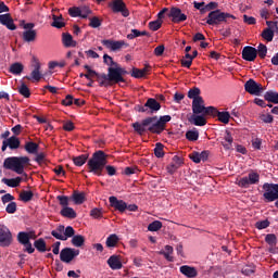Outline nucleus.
Wrapping results in <instances>:
<instances>
[{"instance_id":"4c0bfd02","label":"nucleus","mask_w":278,"mask_h":278,"mask_svg":"<svg viewBox=\"0 0 278 278\" xmlns=\"http://www.w3.org/2000/svg\"><path fill=\"white\" fill-rule=\"evenodd\" d=\"M34 247L37 249V251H39V253H45V251H47V242L42 238L37 239L34 242Z\"/></svg>"},{"instance_id":"7c9ffc66","label":"nucleus","mask_w":278,"mask_h":278,"mask_svg":"<svg viewBox=\"0 0 278 278\" xmlns=\"http://www.w3.org/2000/svg\"><path fill=\"white\" fill-rule=\"evenodd\" d=\"M64 225H59L56 229L51 231V236L55 238L56 240H62L63 242L66 241V237H64Z\"/></svg>"},{"instance_id":"f257e3e1","label":"nucleus","mask_w":278,"mask_h":278,"mask_svg":"<svg viewBox=\"0 0 278 278\" xmlns=\"http://www.w3.org/2000/svg\"><path fill=\"white\" fill-rule=\"evenodd\" d=\"M170 121H173L170 115H163L160 118L157 116L146 117L141 123H132V128L139 136H144L146 131L160 136L166 129V123H170Z\"/></svg>"},{"instance_id":"cd10ccee","label":"nucleus","mask_w":278,"mask_h":278,"mask_svg":"<svg viewBox=\"0 0 278 278\" xmlns=\"http://www.w3.org/2000/svg\"><path fill=\"white\" fill-rule=\"evenodd\" d=\"M108 264L112 270H121L123 268V263H121V260L116 255L110 256Z\"/></svg>"},{"instance_id":"bb28decb","label":"nucleus","mask_w":278,"mask_h":278,"mask_svg":"<svg viewBox=\"0 0 278 278\" xmlns=\"http://www.w3.org/2000/svg\"><path fill=\"white\" fill-rule=\"evenodd\" d=\"M62 42L63 47H65L66 49L71 47H77V41L73 40V35H71L70 33L62 34Z\"/></svg>"},{"instance_id":"bf43d9fd","label":"nucleus","mask_w":278,"mask_h":278,"mask_svg":"<svg viewBox=\"0 0 278 278\" xmlns=\"http://www.w3.org/2000/svg\"><path fill=\"white\" fill-rule=\"evenodd\" d=\"M255 227L256 229H268V227H270V222L268 219L256 222Z\"/></svg>"},{"instance_id":"864d4df0","label":"nucleus","mask_w":278,"mask_h":278,"mask_svg":"<svg viewBox=\"0 0 278 278\" xmlns=\"http://www.w3.org/2000/svg\"><path fill=\"white\" fill-rule=\"evenodd\" d=\"M265 242L269 244V247H275L277 244V236L275 233L266 235Z\"/></svg>"},{"instance_id":"5701e85b","label":"nucleus","mask_w":278,"mask_h":278,"mask_svg":"<svg viewBox=\"0 0 278 278\" xmlns=\"http://www.w3.org/2000/svg\"><path fill=\"white\" fill-rule=\"evenodd\" d=\"M97 81L101 87L110 86V81L115 84V79L110 77V67L108 68V74H98L97 76Z\"/></svg>"},{"instance_id":"393cba45","label":"nucleus","mask_w":278,"mask_h":278,"mask_svg":"<svg viewBox=\"0 0 278 278\" xmlns=\"http://www.w3.org/2000/svg\"><path fill=\"white\" fill-rule=\"evenodd\" d=\"M70 199L75 205H83V203H86V193L74 191Z\"/></svg>"},{"instance_id":"052dcab7","label":"nucleus","mask_w":278,"mask_h":278,"mask_svg":"<svg viewBox=\"0 0 278 278\" xmlns=\"http://www.w3.org/2000/svg\"><path fill=\"white\" fill-rule=\"evenodd\" d=\"M90 216H91L92 218H103V210L98 208V207L92 208V210L90 211Z\"/></svg>"},{"instance_id":"09e8293b","label":"nucleus","mask_w":278,"mask_h":278,"mask_svg":"<svg viewBox=\"0 0 278 278\" xmlns=\"http://www.w3.org/2000/svg\"><path fill=\"white\" fill-rule=\"evenodd\" d=\"M89 27H92V29H97L102 25V21L98 16L89 17Z\"/></svg>"},{"instance_id":"423d86ee","label":"nucleus","mask_w":278,"mask_h":278,"mask_svg":"<svg viewBox=\"0 0 278 278\" xmlns=\"http://www.w3.org/2000/svg\"><path fill=\"white\" fill-rule=\"evenodd\" d=\"M203 114L204 116H213V118H216L217 116L219 123H224V125H229V118H231V114H229V112H220L215 106H206Z\"/></svg>"},{"instance_id":"7ed1b4c3","label":"nucleus","mask_w":278,"mask_h":278,"mask_svg":"<svg viewBox=\"0 0 278 278\" xmlns=\"http://www.w3.org/2000/svg\"><path fill=\"white\" fill-rule=\"evenodd\" d=\"M28 156H9L3 162V168L7 170H13L17 175H23L25 173V167L29 166Z\"/></svg>"},{"instance_id":"0e129e2a","label":"nucleus","mask_w":278,"mask_h":278,"mask_svg":"<svg viewBox=\"0 0 278 278\" xmlns=\"http://www.w3.org/2000/svg\"><path fill=\"white\" fill-rule=\"evenodd\" d=\"M131 77H135V79H142V77H144V73L141 72L140 68L134 67L131 72Z\"/></svg>"},{"instance_id":"b1692460","label":"nucleus","mask_w":278,"mask_h":278,"mask_svg":"<svg viewBox=\"0 0 278 278\" xmlns=\"http://www.w3.org/2000/svg\"><path fill=\"white\" fill-rule=\"evenodd\" d=\"M33 66L34 70L30 73V76H25V79H34V81H40V79H42V74L40 73V62H36Z\"/></svg>"},{"instance_id":"dca6fc26","label":"nucleus","mask_w":278,"mask_h":278,"mask_svg":"<svg viewBox=\"0 0 278 278\" xmlns=\"http://www.w3.org/2000/svg\"><path fill=\"white\" fill-rule=\"evenodd\" d=\"M242 59L245 60V62H255L257 59V49L253 48L251 46H245L242 50Z\"/></svg>"},{"instance_id":"4468645a","label":"nucleus","mask_w":278,"mask_h":278,"mask_svg":"<svg viewBox=\"0 0 278 278\" xmlns=\"http://www.w3.org/2000/svg\"><path fill=\"white\" fill-rule=\"evenodd\" d=\"M12 244V232L10 228L0 226V247H10Z\"/></svg>"},{"instance_id":"5fc2aeb1","label":"nucleus","mask_w":278,"mask_h":278,"mask_svg":"<svg viewBox=\"0 0 278 278\" xmlns=\"http://www.w3.org/2000/svg\"><path fill=\"white\" fill-rule=\"evenodd\" d=\"M162 229V222L154 220L148 226V231H160Z\"/></svg>"},{"instance_id":"680f3d73","label":"nucleus","mask_w":278,"mask_h":278,"mask_svg":"<svg viewBox=\"0 0 278 278\" xmlns=\"http://www.w3.org/2000/svg\"><path fill=\"white\" fill-rule=\"evenodd\" d=\"M68 14L72 18L80 17L79 7H73L68 9Z\"/></svg>"},{"instance_id":"3c124183","label":"nucleus","mask_w":278,"mask_h":278,"mask_svg":"<svg viewBox=\"0 0 278 278\" xmlns=\"http://www.w3.org/2000/svg\"><path fill=\"white\" fill-rule=\"evenodd\" d=\"M155 157H164V144L157 142L154 148Z\"/></svg>"},{"instance_id":"a211bd4d","label":"nucleus","mask_w":278,"mask_h":278,"mask_svg":"<svg viewBox=\"0 0 278 278\" xmlns=\"http://www.w3.org/2000/svg\"><path fill=\"white\" fill-rule=\"evenodd\" d=\"M109 203L111 205V207H114V210H116L117 212H125V210H127V203L123 200H118V198L111 195L109 198Z\"/></svg>"},{"instance_id":"338daca9","label":"nucleus","mask_w":278,"mask_h":278,"mask_svg":"<svg viewBox=\"0 0 278 278\" xmlns=\"http://www.w3.org/2000/svg\"><path fill=\"white\" fill-rule=\"evenodd\" d=\"M140 170L138 169V167H126L124 169V174H126L128 177L131 175H136L138 174Z\"/></svg>"},{"instance_id":"de8ad7c7","label":"nucleus","mask_w":278,"mask_h":278,"mask_svg":"<svg viewBox=\"0 0 278 278\" xmlns=\"http://www.w3.org/2000/svg\"><path fill=\"white\" fill-rule=\"evenodd\" d=\"M257 55L261 58V60H264L266 58V53H268V48L264 43H260L257 49Z\"/></svg>"},{"instance_id":"f8f14e48","label":"nucleus","mask_w":278,"mask_h":278,"mask_svg":"<svg viewBox=\"0 0 278 278\" xmlns=\"http://www.w3.org/2000/svg\"><path fill=\"white\" fill-rule=\"evenodd\" d=\"M109 8H111L114 14H118V12H121L122 16H124L125 18L129 16V10L127 9V5L123 0H114L112 3L109 4Z\"/></svg>"},{"instance_id":"9d476101","label":"nucleus","mask_w":278,"mask_h":278,"mask_svg":"<svg viewBox=\"0 0 278 278\" xmlns=\"http://www.w3.org/2000/svg\"><path fill=\"white\" fill-rule=\"evenodd\" d=\"M103 47L106 49L116 52L121 51V49H127L129 47V43L125 42V40H112V39H104L102 40Z\"/></svg>"},{"instance_id":"6e6d98bb","label":"nucleus","mask_w":278,"mask_h":278,"mask_svg":"<svg viewBox=\"0 0 278 278\" xmlns=\"http://www.w3.org/2000/svg\"><path fill=\"white\" fill-rule=\"evenodd\" d=\"M75 236V229L72 226H67L63 231V238L68 240V238H73Z\"/></svg>"},{"instance_id":"774afa93","label":"nucleus","mask_w":278,"mask_h":278,"mask_svg":"<svg viewBox=\"0 0 278 278\" xmlns=\"http://www.w3.org/2000/svg\"><path fill=\"white\" fill-rule=\"evenodd\" d=\"M260 118L263 123H266V124H270L273 123V121H275V118L270 114H263L260 116Z\"/></svg>"},{"instance_id":"37998d69","label":"nucleus","mask_w":278,"mask_h":278,"mask_svg":"<svg viewBox=\"0 0 278 278\" xmlns=\"http://www.w3.org/2000/svg\"><path fill=\"white\" fill-rule=\"evenodd\" d=\"M75 166H84L88 162V154H81L73 159Z\"/></svg>"},{"instance_id":"f704fd0d","label":"nucleus","mask_w":278,"mask_h":278,"mask_svg":"<svg viewBox=\"0 0 278 278\" xmlns=\"http://www.w3.org/2000/svg\"><path fill=\"white\" fill-rule=\"evenodd\" d=\"M72 244L73 247L81 248L86 244V237L81 235H74L72 237Z\"/></svg>"},{"instance_id":"c9c22d12","label":"nucleus","mask_w":278,"mask_h":278,"mask_svg":"<svg viewBox=\"0 0 278 278\" xmlns=\"http://www.w3.org/2000/svg\"><path fill=\"white\" fill-rule=\"evenodd\" d=\"M24 149L27 153H30L31 155H36V153H38L39 146L36 142L28 141L26 142Z\"/></svg>"},{"instance_id":"c756f323","label":"nucleus","mask_w":278,"mask_h":278,"mask_svg":"<svg viewBox=\"0 0 278 278\" xmlns=\"http://www.w3.org/2000/svg\"><path fill=\"white\" fill-rule=\"evenodd\" d=\"M1 181L2 184H5V186H9V188H18V186H21V181H23V178H2Z\"/></svg>"},{"instance_id":"4d7b16f0","label":"nucleus","mask_w":278,"mask_h":278,"mask_svg":"<svg viewBox=\"0 0 278 278\" xmlns=\"http://www.w3.org/2000/svg\"><path fill=\"white\" fill-rule=\"evenodd\" d=\"M84 68L87 70V74H85L86 79H92V77H97V75H99V73L92 70L90 65H85Z\"/></svg>"},{"instance_id":"e433bc0d","label":"nucleus","mask_w":278,"mask_h":278,"mask_svg":"<svg viewBox=\"0 0 278 278\" xmlns=\"http://www.w3.org/2000/svg\"><path fill=\"white\" fill-rule=\"evenodd\" d=\"M36 30H25L23 33V40L24 42H34V40H36Z\"/></svg>"},{"instance_id":"72a5a7b5","label":"nucleus","mask_w":278,"mask_h":278,"mask_svg":"<svg viewBox=\"0 0 278 278\" xmlns=\"http://www.w3.org/2000/svg\"><path fill=\"white\" fill-rule=\"evenodd\" d=\"M264 99H265V101H268V103L277 104L278 103V92L273 91V90L266 91L264 94Z\"/></svg>"},{"instance_id":"412c9836","label":"nucleus","mask_w":278,"mask_h":278,"mask_svg":"<svg viewBox=\"0 0 278 278\" xmlns=\"http://www.w3.org/2000/svg\"><path fill=\"white\" fill-rule=\"evenodd\" d=\"M30 240H36V235L34 232L20 231L17 233V242L20 244H28Z\"/></svg>"},{"instance_id":"20e7f679","label":"nucleus","mask_w":278,"mask_h":278,"mask_svg":"<svg viewBox=\"0 0 278 278\" xmlns=\"http://www.w3.org/2000/svg\"><path fill=\"white\" fill-rule=\"evenodd\" d=\"M188 99H192V112L193 114H203L207 106H205V100L201 97V89L193 87L188 91Z\"/></svg>"},{"instance_id":"79ce46f5","label":"nucleus","mask_w":278,"mask_h":278,"mask_svg":"<svg viewBox=\"0 0 278 278\" xmlns=\"http://www.w3.org/2000/svg\"><path fill=\"white\" fill-rule=\"evenodd\" d=\"M106 247L109 249H113L114 247H116V244H118V236L116 235H110L106 238V242H105Z\"/></svg>"},{"instance_id":"c03bdc74","label":"nucleus","mask_w":278,"mask_h":278,"mask_svg":"<svg viewBox=\"0 0 278 278\" xmlns=\"http://www.w3.org/2000/svg\"><path fill=\"white\" fill-rule=\"evenodd\" d=\"M18 92H20V94H22V97H24L25 99H29V97H31V91H29V87H27V85H25V83H23V84L18 87Z\"/></svg>"},{"instance_id":"473e14b6","label":"nucleus","mask_w":278,"mask_h":278,"mask_svg":"<svg viewBox=\"0 0 278 278\" xmlns=\"http://www.w3.org/2000/svg\"><path fill=\"white\" fill-rule=\"evenodd\" d=\"M7 142L9 144V149H11V151H14V150L21 148V139H18L16 136L10 137L9 139H7Z\"/></svg>"},{"instance_id":"49530a36","label":"nucleus","mask_w":278,"mask_h":278,"mask_svg":"<svg viewBox=\"0 0 278 278\" xmlns=\"http://www.w3.org/2000/svg\"><path fill=\"white\" fill-rule=\"evenodd\" d=\"M103 62L109 68H116V66H118V63L114 62V59L110 56V54L103 55Z\"/></svg>"},{"instance_id":"9b49d317","label":"nucleus","mask_w":278,"mask_h":278,"mask_svg":"<svg viewBox=\"0 0 278 278\" xmlns=\"http://www.w3.org/2000/svg\"><path fill=\"white\" fill-rule=\"evenodd\" d=\"M255 184H260V174L251 172L248 177H242L239 180L238 186L240 188H249V186H255Z\"/></svg>"},{"instance_id":"ea45409f","label":"nucleus","mask_w":278,"mask_h":278,"mask_svg":"<svg viewBox=\"0 0 278 278\" xmlns=\"http://www.w3.org/2000/svg\"><path fill=\"white\" fill-rule=\"evenodd\" d=\"M262 38L267 40V42H273V38H275V30H273V28H265L262 33Z\"/></svg>"},{"instance_id":"a19ab883","label":"nucleus","mask_w":278,"mask_h":278,"mask_svg":"<svg viewBox=\"0 0 278 278\" xmlns=\"http://www.w3.org/2000/svg\"><path fill=\"white\" fill-rule=\"evenodd\" d=\"M20 199L23 201V203H29V201H31V199H34V192L33 191L23 190L20 193Z\"/></svg>"},{"instance_id":"ddd939ff","label":"nucleus","mask_w":278,"mask_h":278,"mask_svg":"<svg viewBox=\"0 0 278 278\" xmlns=\"http://www.w3.org/2000/svg\"><path fill=\"white\" fill-rule=\"evenodd\" d=\"M167 16L169 18H172V23H176V24H179V23H184L185 21H188V15L184 14L181 12V9L177 8V7H173Z\"/></svg>"},{"instance_id":"a18cd8bd","label":"nucleus","mask_w":278,"mask_h":278,"mask_svg":"<svg viewBox=\"0 0 278 278\" xmlns=\"http://www.w3.org/2000/svg\"><path fill=\"white\" fill-rule=\"evenodd\" d=\"M52 18H53V22L51 24L52 27H55L56 29H62V27H66V23L60 22L62 21V15L61 16L53 15Z\"/></svg>"},{"instance_id":"8fccbe9b","label":"nucleus","mask_w":278,"mask_h":278,"mask_svg":"<svg viewBox=\"0 0 278 278\" xmlns=\"http://www.w3.org/2000/svg\"><path fill=\"white\" fill-rule=\"evenodd\" d=\"M162 23H164L162 20L152 21L149 23V29H151V31H157V29L162 27Z\"/></svg>"},{"instance_id":"aec40b11","label":"nucleus","mask_w":278,"mask_h":278,"mask_svg":"<svg viewBox=\"0 0 278 278\" xmlns=\"http://www.w3.org/2000/svg\"><path fill=\"white\" fill-rule=\"evenodd\" d=\"M0 23L11 31H14L16 29V24H14V20L12 18V15H10V13L0 15Z\"/></svg>"},{"instance_id":"1a4fd4ad","label":"nucleus","mask_w":278,"mask_h":278,"mask_svg":"<svg viewBox=\"0 0 278 278\" xmlns=\"http://www.w3.org/2000/svg\"><path fill=\"white\" fill-rule=\"evenodd\" d=\"M244 90L245 92H249V94L260 97V94L264 92V87L262 86V84H257L253 78H250L244 84Z\"/></svg>"},{"instance_id":"603ef678","label":"nucleus","mask_w":278,"mask_h":278,"mask_svg":"<svg viewBox=\"0 0 278 278\" xmlns=\"http://www.w3.org/2000/svg\"><path fill=\"white\" fill-rule=\"evenodd\" d=\"M79 12H80V18H88L90 14H92V10H90V7H79Z\"/></svg>"},{"instance_id":"c85d7f7f","label":"nucleus","mask_w":278,"mask_h":278,"mask_svg":"<svg viewBox=\"0 0 278 278\" xmlns=\"http://www.w3.org/2000/svg\"><path fill=\"white\" fill-rule=\"evenodd\" d=\"M61 216L64 218H70L71 220L77 218V212L71 206H65L60 212Z\"/></svg>"},{"instance_id":"69168bd1","label":"nucleus","mask_w":278,"mask_h":278,"mask_svg":"<svg viewBox=\"0 0 278 278\" xmlns=\"http://www.w3.org/2000/svg\"><path fill=\"white\" fill-rule=\"evenodd\" d=\"M7 214H15L16 213V202H10L5 207Z\"/></svg>"},{"instance_id":"2eb2a0df","label":"nucleus","mask_w":278,"mask_h":278,"mask_svg":"<svg viewBox=\"0 0 278 278\" xmlns=\"http://www.w3.org/2000/svg\"><path fill=\"white\" fill-rule=\"evenodd\" d=\"M184 166V159L178 155L173 156L170 164L167 165L166 170L169 175H175L179 168Z\"/></svg>"},{"instance_id":"39448f33","label":"nucleus","mask_w":278,"mask_h":278,"mask_svg":"<svg viewBox=\"0 0 278 278\" xmlns=\"http://www.w3.org/2000/svg\"><path fill=\"white\" fill-rule=\"evenodd\" d=\"M229 18L236 21V15L222 12L220 10L211 11L206 17L207 25H220V23H227Z\"/></svg>"},{"instance_id":"0eeeda50","label":"nucleus","mask_w":278,"mask_h":278,"mask_svg":"<svg viewBox=\"0 0 278 278\" xmlns=\"http://www.w3.org/2000/svg\"><path fill=\"white\" fill-rule=\"evenodd\" d=\"M263 197L266 203H273V201H277L278 199V184H269L265 182L263 185Z\"/></svg>"},{"instance_id":"2f4dec72","label":"nucleus","mask_w":278,"mask_h":278,"mask_svg":"<svg viewBox=\"0 0 278 278\" xmlns=\"http://www.w3.org/2000/svg\"><path fill=\"white\" fill-rule=\"evenodd\" d=\"M24 70H25V66L23 65V63L15 62L11 64L9 72L12 75H21V73H23Z\"/></svg>"},{"instance_id":"6e6552de","label":"nucleus","mask_w":278,"mask_h":278,"mask_svg":"<svg viewBox=\"0 0 278 278\" xmlns=\"http://www.w3.org/2000/svg\"><path fill=\"white\" fill-rule=\"evenodd\" d=\"M123 75H129V72L121 67V64L117 63L116 67H110V78L115 79V84H125Z\"/></svg>"},{"instance_id":"f3484780","label":"nucleus","mask_w":278,"mask_h":278,"mask_svg":"<svg viewBox=\"0 0 278 278\" xmlns=\"http://www.w3.org/2000/svg\"><path fill=\"white\" fill-rule=\"evenodd\" d=\"M162 110V104L155 98H149L146 102V112L147 114H156Z\"/></svg>"},{"instance_id":"6ab92c4d","label":"nucleus","mask_w":278,"mask_h":278,"mask_svg":"<svg viewBox=\"0 0 278 278\" xmlns=\"http://www.w3.org/2000/svg\"><path fill=\"white\" fill-rule=\"evenodd\" d=\"M202 115L199 114H192L189 118V123H191V125H195V127H205V125H207V119H205V114L200 113Z\"/></svg>"},{"instance_id":"4be33fe9","label":"nucleus","mask_w":278,"mask_h":278,"mask_svg":"<svg viewBox=\"0 0 278 278\" xmlns=\"http://www.w3.org/2000/svg\"><path fill=\"white\" fill-rule=\"evenodd\" d=\"M181 275L188 278H194L199 275L197 267H192L190 265H182L179 267Z\"/></svg>"},{"instance_id":"58836bf2","label":"nucleus","mask_w":278,"mask_h":278,"mask_svg":"<svg viewBox=\"0 0 278 278\" xmlns=\"http://www.w3.org/2000/svg\"><path fill=\"white\" fill-rule=\"evenodd\" d=\"M186 138L189 140V142H197V140H199V130H197V128L188 130L186 132Z\"/></svg>"},{"instance_id":"f03ea898","label":"nucleus","mask_w":278,"mask_h":278,"mask_svg":"<svg viewBox=\"0 0 278 278\" xmlns=\"http://www.w3.org/2000/svg\"><path fill=\"white\" fill-rule=\"evenodd\" d=\"M88 173H92L98 177L103 175V168H105L109 177L116 175V167L108 165V154L103 150L96 151L87 163Z\"/></svg>"},{"instance_id":"a878e982","label":"nucleus","mask_w":278,"mask_h":278,"mask_svg":"<svg viewBox=\"0 0 278 278\" xmlns=\"http://www.w3.org/2000/svg\"><path fill=\"white\" fill-rule=\"evenodd\" d=\"M60 260L61 262H64L65 264H71V261H73V251L71 248H65L61 250L60 252Z\"/></svg>"},{"instance_id":"13d9d810","label":"nucleus","mask_w":278,"mask_h":278,"mask_svg":"<svg viewBox=\"0 0 278 278\" xmlns=\"http://www.w3.org/2000/svg\"><path fill=\"white\" fill-rule=\"evenodd\" d=\"M56 199L62 207H68V202L71 201V198H68L67 195H58Z\"/></svg>"},{"instance_id":"e2e57ef3","label":"nucleus","mask_w":278,"mask_h":278,"mask_svg":"<svg viewBox=\"0 0 278 278\" xmlns=\"http://www.w3.org/2000/svg\"><path fill=\"white\" fill-rule=\"evenodd\" d=\"M205 2H193V8H195V10H199L200 14H205Z\"/></svg>"}]
</instances>
